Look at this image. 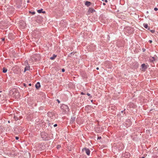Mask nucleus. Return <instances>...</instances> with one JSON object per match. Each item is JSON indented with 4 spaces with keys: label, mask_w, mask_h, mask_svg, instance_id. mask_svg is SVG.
I'll return each mask as SVG.
<instances>
[{
    "label": "nucleus",
    "mask_w": 158,
    "mask_h": 158,
    "mask_svg": "<svg viewBox=\"0 0 158 158\" xmlns=\"http://www.w3.org/2000/svg\"><path fill=\"white\" fill-rule=\"evenodd\" d=\"M3 40H4V39H3Z\"/></svg>",
    "instance_id": "37"
},
{
    "label": "nucleus",
    "mask_w": 158,
    "mask_h": 158,
    "mask_svg": "<svg viewBox=\"0 0 158 158\" xmlns=\"http://www.w3.org/2000/svg\"><path fill=\"white\" fill-rule=\"evenodd\" d=\"M87 94L88 96H90V94H89L88 93H87Z\"/></svg>",
    "instance_id": "24"
},
{
    "label": "nucleus",
    "mask_w": 158,
    "mask_h": 158,
    "mask_svg": "<svg viewBox=\"0 0 158 158\" xmlns=\"http://www.w3.org/2000/svg\"><path fill=\"white\" fill-rule=\"evenodd\" d=\"M151 31L152 33H154V32H155V31H154V30H151Z\"/></svg>",
    "instance_id": "18"
},
{
    "label": "nucleus",
    "mask_w": 158,
    "mask_h": 158,
    "mask_svg": "<svg viewBox=\"0 0 158 158\" xmlns=\"http://www.w3.org/2000/svg\"><path fill=\"white\" fill-rule=\"evenodd\" d=\"M76 118L75 117H72L71 120H70V123H73V122H74Z\"/></svg>",
    "instance_id": "8"
},
{
    "label": "nucleus",
    "mask_w": 158,
    "mask_h": 158,
    "mask_svg": "<svg viewBox=\"0 0 158 158\" xmlns=\"http://www.w3.org/2000/svg\"><path fill=\"white\" fill-rule=\"evenodd\" d=\"M96 69H97V70H98V69H99V68H98V67H97V68H96Z\"/></svg>",
    "instance_id": "31"
},
{
    "label": "nucleus",
    "mask_w": 158,
    "mask_h": 158,
    "mask_svg": "<svg viewBox=\"0 0 158 158\" xmlns=\"http://www.w3.org/2000/svg\"><path fill=\"white\" fill-rule=\"evenodd\" d=\"M56 100L59 103H60V101L58 99H57Z\"/></svg>",
    "instance_id": "23"
},
{
    "label": "nucleus",
    "mask_w": 158,
    "mask_h": 158,
    "mask_svg": "<svg viewBox=\"0 0 158 158\" xmlns=\"http://www.w3.org/2000/svg\"><path fill=\"white\" fill-rule=\"evenodd\" d=\"M141 158H145L143 157H142Z\"/></svg>",
    "instance_id": "36"
},
{
    "label": "nucleus",
    "mask_w": 158,
    "mask_h": 158,
    "mask_svg": "<svg viewBox=\"0 0 158 158\" xmlns=\"http://www.w3.org/2000/svg\"><path fill=\"white\" fill-rule=\"evenodd\" d=\"M103 5H106V4L105 3H103Z\"/></svg>",
    "instance_id": "30"
},
{
    "label": "nucleus",
    "mask_w": 158,
    "mask_h": 158,
    "mask_svg": "<svg viewBox=\"0 0 158 158\" xmlns=\"http://www.w3.org/2000/svg\"><path fill=\"white\" fill-rule=\"evenodd\" d=\"M16 91V90L15 89H12V90L11 91H10V93L11 94L12 93L13 95V96H15V93H14Z\"/></svg>",
    "instance_id": "7"
},
{
    "label": "nucleus",
    "mask_w": 158,
    "mask_h": 158,
    "mask_svg": "<svg viewBox=\"0 0 158 158\" xmlns=\"http://www.w3.org/2000/svg\"><path fill=\"white\" fill-rule=\"evenodd\" d=\"M82 151H85V153L87 154V155L88 156L89 155H90V151L89 150L88 148H84L82 150Z\"/></svg>",
    "instance_id": "5"
},
{
    "label": "nucleus",
    "mask_w": 158,
    "mask_h": 158,
    "mask_svg": "<svg viewBox=\"0 0 158 158\" xmlns=\"http://www.w3.org/2000/svg\"><path fill=\"white\" fill-rule=\"evenodd\" d=\"M37 12L38 13H45V11H43V9H41L40 10H37Z\"/></svg>",
    "instance_id": "9"
},
{
    "label": "nucleus",
    "mask_w": 158,
    "mask_h": 158,
    "mask_svg": "<svg viewBox=\"0 0 158 158\" xmlns=\"http://www.w3.org/2000/svg\"><path fill=\"white\" fill-rule=\"evenodd\" d=\"M91 102H93V100H91Z\"/></svg>",
    "instance_id": "40"
},
{
    "label": "nucleus",
    "mask_w": 158,
    "mask_h": 158,
    "mask_svg": "<svg viewBox=\"0 0 158 158\" xmlns=\"http://www.w3.org/2000/svg\"><path fill=\"white\" fill-rule=\"evenodd\" d=\"M29 85L31 86V83L29 84Z\"/></svg>",
    "instance_id": "32"
},
{
    "label": "nucleus",
    "mask_w": 158,
    "mask_h": 158,
    "mask_svg": "<svg viewBox=\"0 0 158 158\" xmlns=\"http://www.w3.org/2000/svg\"><path fill=\"white\" fill-rule=\"evenodd\" d=\"M101 139V137H98V139Z\"/></svg>",
    "instance_id": "25"
},
{
    "label": "nucleus",
    "mask_w": 158,
    "mask_h": 158,
    "mask_svg": "<svg viewBox=\"0 0 158 158\" xmlns=\"http://www.w3.org/2000/svg\"><path fill=\"white\" fill-rule=\"evenodd\" d=\"M90 2H88V1H86V2H85V5H87V6H89L90 4Z\"/></svg>",
    "instance_id": "12"
},
{
    "label": "nucleus",
    "mask_w": 158,
    "mask_h": 158,
    "mask_svg": "<svg viewBox=\"0 0 158 158\" xmlns=\"http://www.w3.org/2000/svg\"><path fill=\"white\" fill-rule=\"evenodd\" d=\"M143 26L146 29L148 28V25L147 24L144 23L143 24Z\"/></svg>",
    "instance_id": "13"
},
{
    "label": "nucleus",
    "mask_w": 158,
    "mask_h": 158,
    "mask_svg": "<svg viewBox=\"0 0 158 158\" xmlns=\"http://www.w3.org/2000/svg\"><path fill=\"white\" fill-rule=\"evenodd\" d=\"M32 14L33 15H34L35 14V12H33L32 13Z\"/></svg>",
    "instance_id": "27"
},
{
    "label": "nucleus",
    "mask_w": 158,
    "mask_h": 158,
    "mask_svg": "<svg viewBox=\"0 0 158 158\" xmlns=\"http://www.w3.org/2000/svg\"><path fill=\"white\" fill-rule=\"evenodd\" d=\"M14 118L15 119V120H18V118H17L16 117H14Z\"/></svg>",
    "instance_id": "17"
},
{
    "label": "nucleus",
    "mask_w": 158,
    "mask_h": 158,
    "mask_svg": "<svg viewBox=\"0 0 158 158\" xmlns=\"http://www.w3.org/2000/svg\"><path fill=\"white\" fill-rule=\"evenodd\" d=\"M2 92V91H0V92Z\"/></svg>",
    "instance_id": "39"
},
{
    "label": "nucleus",
    "mask_w": 158,
    "mask_h": 158,
    "mask_svg": "<svg viewBox=\"0 0 158 158\" xmlns=\"http://www.w3.org/2000/svg\"><path fill=\"white\" fill-rule=\"evenodd\" d=\"M148 65H146L145 64H143L141 65V70L142 71H145L146 69L148 67Z\"/></svg>",
    "instance_id": "4"
},
{
    "label": "nucleus",
    "mask_w": 158,
    "mask_h": 158,
    "mask_svg": "<svg viewBox=\"0 0 158 158\" xmlns=\"http://www.w3.org/2000/svg\"><path fill=\"white\" fill-rule=\"evenodd\" d=\"M7 71V69L6 68H4L3 69V72L6 73Z\"/></svg>",
    "instance_id": "15"
},
{
    "label": "nucleus",
    "mask_w": 158,
    "mask_h": 158,
    "mask_svg": "<svg viewBox=\"0 0 158 158\" xmlns=\"http://www.w3.org/2000/svg\"><path fill=\"white\" fill-rule=\"evenodd\" d=\"M149 42L151 44V43H152V40H149Z\"/></svg>",
    "instance_id": "20"
},
{
    "label": "nucleus",
    "mask_w": 158,
    "mask_h": 158,
    "mask_svg": "<svg viewBox=\"0 0 158 158\" xmlns=\"http://www.w3.org/2000/svg\"><path fill=\"white\" fill-rule=\"evenodd\" d=\"M24 86H25V87H26V84H25V83H24Z\"/></svg>",
    "instance_id": "28"
},
{
    "label": "nucleus",
    "mask_w": 158,
    "mask_h": 158,
    "mask_svg": "<svg viewBox=\"0 0 158 158\" xmlns=\"http://www.w3.org/2000/svg\"><path fill=\"white\" fill-rule=\"evenodd\" d=\"M57 126V124H56L54 125V127H55Z\"/></svg>",
    "instance_id": "22"
},
{
    "label": "nucleus",
    "mask_w": 158,
    "mask_h": 158,
    "mask_svg": "<svg viewBox=\"0 0 158 158\" xmlns=\"http://www.w3.org/2000/svg\"><path fill=\"white\" fill-rule=\"evenodd\" d=\"M89 11L90 12H91V13H93V12H95V10H94V9H89Z\"/></svg>",
    "instance_id": "14"
},
{
    "label": "nucleus",
    "mask_w": 158,
    "mask_h": 158,
    "mask_svg": "<svg viewBox=\"0 0 158 158\" xmlns=\"http://www.w3.org/2000/svg\"><path fill=\"white\" fill-rule=\"evenodd\" d=\"M154 10H155V11H157V10H158V8H156V7H155V8H154Z\"/></svg>",
    "instance_id": "16"
},
{
    "label": "nucleus",
    "mask_w": 158,
    "mask_h": 158,
    "mask_svg": "<svg viewBox=\"0 0 158 158\" xmlns=\"http://www.w3.org/2000/svg\"><path fill=\"white\" fill-rule=\"evenodd\" d=\"M16 94H17L18 95H19V94L18 93H16Z\"/></svg>",
    "instance_id": "33"
},
{
    "label": "nucleus",
    "mask_w": 158,
    "mask_h": 158,
    "mask_svg": "<svg viewBox=\"0 0 158 158\" xmlns=\"http://www.w3.org/2000/svg\"><path fill=\"white\" fill-rule=\"evenodd\" d=\"M62 72H64L65 71V69H62Z\"/></svg>",
    "instance_id": "21"
},
{
    "label": "nucleus",
    "mask_w": 158,
    "mask_h": 158,
    "mask_svg": "<svg viewBox=\"0 0 158 158\" xmlns=\"http://www.w3.org/2000/svg\"><path fill=\"white\" fill-rule=\"evenodd\" d=\"M81 94H82V95H84L85 94L84 93H83V92H81Z\"/></svg>",
    "instance_id": "29"
},
{
    "label": "nucleus",
    "mask_w": 158,
    "mask_h": 158,
    "mask_svg": "<svg viewBox=\"0 0 158 158\" xmlns=\"http://www.w3.org/2000/svg\"><path fill=\"white\" fill-rule=\"evenodd\" d=\"M156 60V58L154 57H152V58L150 59V61L153 62Z\"/></svg>",
    "instance_id": "10"
},
{
    "label": "nucleus",
    "mask_w": 158,
    "mask_h": 158,
    "mask_svg": "<svg viewBox=\"0 0 158 158\" xmlns=\"http://www.w3.org/2000/svg\"><path fill=\"white\" fill-rule=\"evenodd\" d=\"M41 136L42 138L44 140H48L50 139L49 137L48 136V135L47 133L44 132H42L41 134Z\"/></svg>",
    "instance_id": "1"
},
{
    "label": "nucleus",
    "mask_w": 158,
    "mask_h": 158,
    "mask_svg": "<svg viewBox=\"0 0 158 158\" xmlns=\"http://www.w3.org/2000/svg\"><path fill=\"white\" fill-rule=\"evenodd\" d=\"M1 97V95L0 94V97Z\"/></svg>",
    "instance_id": "35"
},
{
    "label": "nucleus",
    "mask_w": 158,
    "mask_h": 158,
    "mask_svg": "<svg viewBox=\"0 0 158 158\" xmlns=\"http://www.w3.org/2000/svg\"><path fill=\"white\" fill-rule=\"evenodd\" d=\"M102 1H104V0H102Z\"/></svg>",
    "instance_id": "38"
},
{
    "label": "nucleus",
    "mask_w": 158,
    "mask_h": 158,
    "mask_svg": "<svg viewBox=\"0 0 158 158\" xmlns=\"http://www.w3.org/2000/svg\"><path fill=\"white\" fill-rule=\"evenodd\" d=\"M56 55H53V56L51 57H50V59L52 60H53L56 57Z\"/></svg>",
    "instance_id": "11"
},
{
    "label": "nucleus",
    "mask_w": 158,
    "mask_h": 158,
    "mask_svg": "<svg viewBox=\"0 0 158 158\" xmlns=\"http://www.w3.org/2000/svg\"><path fill=\"white\" fill-rule=\"evenodd\" d=\"M104 1L105 2H108L107 0H104Z\"/></svg>",
    "instance_id": "26"
},
{
    "label": "nucleus",
    "mask_w": 158,
    "mask_h": 158,
    "mask_svg": "<svg viewBox=\"0 0 158 158\" xmlns=\"http://www.w3.org/2000/svg\"><path fill=\"white\" fill-rule=\"evenodd\" d=\"M15 139H16L18 140L19 139V137H18L16 136L15 137Z\"/></svg>",
    "instance_id": "19"
},
{
    "label": "nucleus",
    "mask_w": 158,
    "mask_h": 158,
    "mask_svg": "<svg viewBox=\"0 0 158 158\" xmlns=\"http://www.w3.org/2000/svg\"><path fill=\"white\" fill-rule=\"evenodd\" d=\"M124 112V111H122L121 112L122 113H123V112Z\"/></svg>",
    "instance_id": "34"
},
{
    "label": "nucleus",
    "mask_w": 158,
    "mask_h": 158,
    "mask_svg": "<svg viewBox=\"0 0 158 158\" xmlns=\"http://www.w3.org/2000/svg\"><path fill=\"white\" fill-rule=\"evenodd\" d=\"M61 109L63 110V112L64 113H67L68 112L69 110L68 106L65 104L63 105L61 107Z\"/></svg>",
    "instance_id": "2"
},
{
    "label": "nucleus",
    "mask_w": 158,
    "mask_h": 158,
    "mask_svg": "<svg viewBox=\"0 0 158 158\" xmlns=\"http://www.w3.org/2000/svg\"><path fill=\"white\" fill-rule=\"evenodd\" d=\"M24 64L26 65V67L24 68V72H26L28 70L30 69V67L28 64V61L26 60L24 62Z\"/></svg>",
    "instance_id": "3"
},
{
    "label": "nucleus",
    "mask_w": 158,
    "mask_h": 158,
    "mask_svg": "<svg viewBox=\"0 0 158 158\" xmlns=\"http://www.w3.org/2000/svg\"><path fill=\"white\" fill-rule=\"evenodd\" d=\"M35 87L37 89H39L40 87V83L39 82H37L35 85Z\"/></svg>",
    "instance_id": "6"
}]
</instances>
